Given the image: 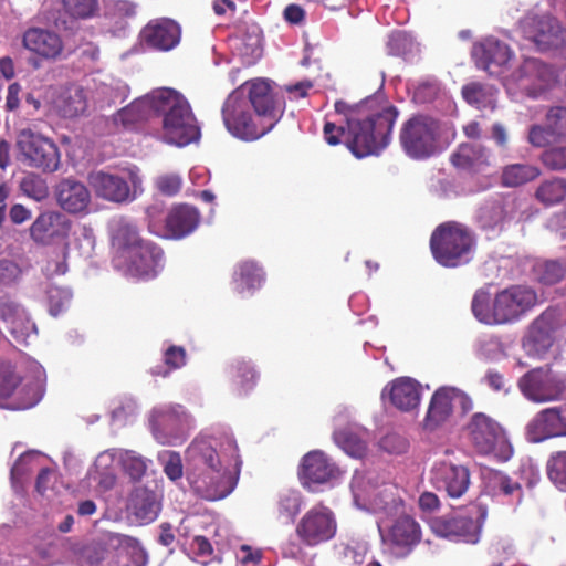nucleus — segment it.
I'll list each match as a JSON object with an SVG mask.
<instances>
[{
  "label": "nucleus",
  "instance_id": "obj_22",
  "mask_svg": "<svg viewBox=\"0 0 566 566\" xmlns=\"http://www.w3.org/2000/svg\"><path fill=\"white\" fill-rule=\"evenodd\" d=\"M497 312L488 319L511 323L518 319L537 303V294L531 287L515 285L496 294Z\"/></svg>",
  "mask_w": 566,
  "mask_h": 566
},
{
  "label": "nucleus",
  "instance_id": "obj_31",
  "mask_svg": "<svg viewBox=\"0 0 566 566\" xmlns=\"http://www.w3.org/2000/svg\"><path fill=\"white\" fill-rule=\"evenodd\" d=\"M555 315L552 312L543 313L531 325L523 340V348L528 356L543 358L555 342Z\"/></svg>",
  "mask_w": 566,
  "mask_h": 566
},
{
  "label": "nucleus",
  "instance_id": "obj_5",
  "mask_svg": "<svg viewBox=\"0 0 566 566\" xmlns=\"http://www.w3.org/2000/svg\"><path fill=\"white\" fill-rule=\"evenodd\" d=\"M354 505L377 515L385 522L398 516L403 509L401 490L391 482L380 481L373 473L355 472L350 482Z\"/></svg>",
  "mask_w": 566,
  "mask_h": 566
},
{
  "label": "nucleus",
  "instance_id": "obj_48",
  "mask_svg": "<svg viewBox=\"0 0 566 566\" xmlns=\"http://www.w3.org/2000/svg\"><path fill=\"white\" fill-rule=\"evenodd\" d=\"M387 50L390 55L412 59L419 53V44L405 31L392 32L387 41Z\"/></svg>",
  "mask_w": 566,
  "mask_h": 566
},
{
  "label": "nucleus",
  "instance_id": "obj_43",
  "mask_svg": "<svg viewBox=\"0 0 566 566\" xmlns=\"http://www.w3.org/2000/svg\"><path fill=\"white\" fill-rule=\"evenodd\" d=\"M264 282V273L253 261L240 263L233 274L234 289L240 294L253 293Z\"/></svg>",
  "mask_w": 566,
  "mask_h": 566
},
{
  "label": "nucleus",
  "instance_id": "obj_45",
  "mask_svg": "<svg viewBox=\"0 0 566 566\" xmlns=\"http://www.w3.org/2000/svg\"><path fill=\"white\" fill-rule=\"evenodd\" d=\"M92 82L93 85L88 84L87 88L91 91L93 98L101 104L114 103L124 95L125 86L112 77H94Z\"/></svg>",
  "mask_w": 566,
  "mask_h": 566
},
{
  "label": "nucleus",
  "instance_id": "obj_63",
  "mask_svg": "<svg viewBox=\"0 0 566 566\" xmlns=\"http://www.w3.org/2000/svg\"><path fill=\"white\" fill-rule=\"evenodd\" d=\"M55 481L56 475L52 470L41 469L35 484L38 493L48 500H52L56 493L54 486Z\"/></svg>",
  "mask_w": 566,
  "mask_h": 566
},
{
  "label": "nucleus",
  "instance_id": "obj_36",
  "mask_svg": "<svg viewBox=\"0 0 566 566\" xmlns=\"http://www.w3.org/2000/svg\"><path fill=\"white\" fill-rule=\"evenodd\" d=\"M108 547L114 551L108 566H146L147 564L145 551L134 537L109 533Z\"/></svg>",
  "mask_w": 566,
  "mask_h": 566
},
{
  "label": "nucleus",
  "instance_id": "obj_25",
  "mask_svg": "<svg viewBox=\"0 0 566 566\" xmlns=\"http://www.w3.org/2000/svg\"><path fill=\"white\" fill-rule=\"evenodd\" d=\"M244 90V99L273 126L279 122L282 109L273 93L272 82L266 78H254L240 85Z\"/></svg>",
  "mask_w": 566,
  "mask_h": 566
},
{
  "label": "nucleus",
  "instance_id": "obj_19",
  "mask_svg": "<svg viewBox=\"0 0 566 566\" xmlns=\"http://www.w3.org/2000/svg\"><path fill=\"white\" fill-rule=\"evenodd\" d=\"M520 30L541 51L566 44V29L549 14L525 17L520 22Z\"/></svg>",
  "mask_w": 566,
  "mask_h": 566
},
{
  "label": "nucleus",
  "instance_id": "obj_37",
  "mask_svg": "<svg viewBox=\"0 0 566 566\" xmlns=\"http://www.w3.org/2000/svg\"><path fill=\"white\" fill-rule=\"evenodd\" d=\"M381 396L397 409L411 411L420 405L421 385L410 377H399L384 388Z\"/></svg>",
  "mask_w": 566,
  "mask_h": 566
},
{
  "label": "nucleus",
  "instance_id": "obj_24",
  "mask_svg": "<svg viewBox=\"0 0 566 566\" xmlns=\"http://www.w3.org/2000/svg\"><path fill=\"white\" fill-rule=\"evenodd\" d=\"M472 57L476 66L489 75L503 76L513 52L504 42L489 36L473 45Z\"/></svg>",
  "mask_w": 566,
  "mask_h": 566
},
{
  "label": "nucleus",
  "instance_id": "obj_30",
  "mask_svg": "<svg viewBox=\"0 0 566 566\" xmlns=\"http://www.w3.org/2000/svg\"><path fill=\"white\" fill-rule=\"evenodd\" d=\"M517 201L514 197H496L486 200L478 211L480 226L491 232H500L514 218Z\"/></svg>",
  "mask_w": 566,
  "mask_h": 566
},
{
  "label": "nucleus",
  "instance_id": "obj_9",
  "mask_svg": "<svg viewBox=\"0 0 566 566\" xmlns=\"http://www.w3.org/2000/svg\"><path fill=\"white\" fill-rule=\"evenodd\" d=\"M430 248L439 264L454 268L468 263L472 259L474 240L465 227L449 222L433 231Z\"/></svg>",
  "mask_w": 566,
  "mask_h": 566
},
{
  "label": "nucleus",
  "instance_id": "obj_13",
  "mask_svg": "<svg viewBox=\"0 0 566 566\" xmlns=\"http://www.w3.org/2000/svg\"><path fill=\"white\" fill-rule=\"evenodd\" d=\"M468 434L484 454H492L501 461H507L513 454V447L505 431L494 419L485 413H474L467 424Z\"/></svg>",
  "mask_w": 566,
  "mask_h": 566
},
{
  "label": "nucleus",
  "instance_id": "obj_21",
  "mask_svg": "<svg viewBox=\"0 0 566 566\" xmlns=\"http://www.w3.org/2000/svg\"><path fill=\"white\" fill-rule=\"evenodd\" d=\"M165 258L163 250L156 244L143 241L126 256L118 266L126 274L138 279H153L164 268Z\"/></svg>",
  "mask_w": 566,
  "mask_h": 566
},
{
  "label": "nucleus",
  "instance_id": "obj_58",
  "mask_svg": "<svg viewBox=\"0 0 566 566\" xmlns=\"http://www.w3.org/2000/svg\"><path fill=\"white\" fill-rule=\"evenodd\" d=\"M41 454L35 451L25 452L13 464L11 469V479L15 484L25 474L30 473L38 467Z\"/></svg>",
  "mask_w": 566,
  "mask_h": 566
},
{
  "label": "nucleus",
  "instance_id": "obj_39",
  "mask_svg": "<svg viewBox=\"0 0 566 566\" xmlns=\"http://www.w3.org/2000/svg\"><path fill=\"white\" fill-rule=\"evenodd\" d=\"M345 418L346 416L342 415L335 418L334 441L350 457L360 458L366 451L369 433L356 423H348L344 429L338 428Z\"/></svg>",
  "mask_w": 566,
  "mask_h": 566
},
{
  "label": "nucleus",
  "instance_id": "obj_23",
  "mask_svg": "<svg viewBox=\"0 0 566 566\" xmlns=\"http://www.w3.org/2000/svg\"><path fill=\"white\" fill-rule=\"evenodd\" d=\"M72 230L71 220L62 212L46 210L41 212L32 222L30 238L41 245H52L64 242Z\"/></svg>",
  "mask_w": 566,
  "mask_h": 566
},
{
  "label": "nucleus",
  "instance_id": "obj_6",
  "mask_svg": "<svg viewBox=\"0 0 566 566\" xmlns=\"http://www.w3.org/2000/svg\"><path fill=\"white\" fill-rule=\"evenodd\" d=\"M87 180L98 198L114 203L133 202L144 192V177L135 165L117 171L94 170Z\"/></svg>",
  "mask_w": 566,
  "mask_h": 566
},
{
  "label": "nucleus",
  "instance_id": "obj_29",
  "mask_svg": "<svg viewBox=\"0 0 566 566\" xmlns=\"http://www.w3.org/2000/svg\"><path fill=\"white\" fill-rule=\"evenodd\" d=\"M22 46L44 61L64 59V44L56 32L44 28H29L22 34Z\"/></svg>",
  "mask_w": 566,
  "mask_h": 566
},
{
  "label": "nucleus",
  "instance_id": "obj_3",
  "mask_svg": "<svg viewBox=\"0 0 566 566\" xmlns=\"http://www.w3.org/2000/svg\"><path fill=\"white\" fill-rule=\"evenodd\" d=\"M371 101L350 107L344 102L335 103V111L345 116L346 129L343 125L326 122L324 138L329 145H338L340 136L347 133V146L357 158L378 155L389 142L397 112L391 106L373 109Z\"/></svg>",
  "mask_w": 566,
  "mask_h": 566
},
{
  "label": "nucleus",
  "instance_id": "obj_44",
  "mask_svg": "<svg viewBox=\"0 0 566 566\" xmlns=\"http://www.w3.org/2000/svg\"><path fill=\"white\" fill-rule=\"evenodd\" d=\"M497 91L489 84L472 82L462 87V96L465 102L478 109H494Z\"/></svg>",
  "mask_w": 566,
  "mask_h": 566
},
{
  "label": "nucleus",
  "instance_id": "obj_10",
  "mask_svg": "<svg viewBox=\"0 0 566 566\" xmlns=\"http://www.w3.org/2000/svg\"><path fill=\"white\" fill-rule=\"evenodd\" d=\"M502 82L512 96L525 94L537 98L557 85L558 75L553 66L537 59H526L518 69L503 76Z\"/></svg>",
  "mask_w": 566,
  "mask_h": 566
},
{
  "label": "nucleus",
  "instance_id": "obj_51",
  "mask_svg": "<svg viewBox=\"0 0 566 566\" xmlns=\"http://www.w3.org/2000/svg\"><path fill=\"white\" fill-rule=\"evenodd\" d=\"M566 196V181L562 178H554L544 181L536 191V197L546 206L560 202Z\"/></svg>",
  "mask_w": 566,
  "mask_h": 566
},
{
  "label": "nucleus",
  "instance_id": "obj_49",
  "mask_svg": "<svg viewBox=\"0 0 566 566\" xmlns=\"http://www.w3.org/2000/svg\"><path fill=\"white\" fill-rule=\"evenodd\" d=\"M539 169L533 165L514 164L503 170V184L509 187H517L535 179Z\"/></svg>",
  "mask_w": 566,
  "mask_h": 566
},
{
  "label": "nucleus",
  "instance_id": "obj_4",
  "mask_svg": "<svg viewBox=\"0 0 566 566\" xmlns=\"http://www.w3.org/2000/svg\"><path fill=\"white\" fill-rule=\"evenodd\" d=\"M45 370L28 359L19 367L0 363V407L23 410L34 407L43 397Z\"/></svg>",
  "mask_w": 566,
  "mask_h": 566
},
{
  "label": "nucleus",
  "instance_id": "obj_35",
  "mask_svg": "<svg viewBox=\"0 0 566 566\" xmlns=\"http://www.w3.org/2000/svg\"><path fill=\"white\" fill-rule=\"evenodd\" d=\"M484 491L492 499L516 506L522 502L523 489L520 482L501 471L488 470L483 473Z\"/></svg>",
  "mask_w": 566,
  "mask_h": 566
},
{
  "label": "nucleus",
  "instance_id": "obj_53",
  "mask_svg": "<svg viewBox=\"0 0 566 566\" xmlns=\"http://www.w3.org/2000/svg\"><path fill=\"white\" fill-rule=\"evenodd\" d=\"M157 460L169 480L175 482L182 478V460L177 451L163 450L158 452Z\"/></svg>",
  "mask_w": 566,
  "mask_h": 566
},
{
  "label": "nucleus",
  "instance_id": "obj_34",
  "mask_svg": "<svg viewBox=\"0 0 566 566\" xmlns=\"http://www.w3.org/2000/svg\"><path fill=\"white\" fill-rule=\"evenodd\" d=\"M181 29L179 24L168 18L150 20L142 30L143 40L153 49L170 51L180 41Z\"/></svg>",
  "mask_w": 566,
  "mask_h": 566
},
{
  "label": "nucleus",
  "instance_id": "obj_14",
  "mask_svg": "<svg viewBox=\"0 0 566 566\" xmlns=\"http://www.w3.org/2000/svg\"><path fill=\"white\" fill-rule=\"evenodd\" d=\"M439 122L432 117L418 115L408 119L400 132V144L405 153L413 159L432 156L438 148Z\"/></svg>",
  "mask_w": 566,
  "mask_h": 566
},
{
  "label": "nucleus",
  "instance_id": "obj_7",
  "mask_svg": "<svg viewBox=\"0 0 566 566\" xmlns=\"http://www.w3.org/2000/svg\"><path fill=\"white\" fill-rule=\"evenodd\" d=\"M115 461L135 480L140 479L148 467V460L133 450L108 449L96 457L94 464L88 470L87 485L97 492L111 490L116 482Z\"/></svg>",
  "mask_w": 566,
  "mask_h": 566
},
{
  "label": "nucleus",
  "instance_id": "obj_40",
  "mask_svg": "<svg viewBox=\"0 0 566 566\" xmlns=\"http://www.w3.org/2000/svg\"><path fill=\"white\" fill-rule=\"evenodd\" d=\"M56 200L62 209L77 213L87 208L91 195L82 182L64 179L56 186Z\"/></svg>",
  "mask_w": 566,
  "mask_h": 566
},
{
  "label": "nucleus",
  "instance_id": "obj_33",
  "mask_svg": "<svg viewBox=\"0 0 566 566\" xmlns=\"http://www.w3.org/2000/svg\"><path fill=\"white\" fill-rule=\"evenodd\" d=\"M338 473L337 467L324 452L314 450L304 455L300 469V479L305 488L312 489L314 484H323L336 479Z\"/></svg>",
  "mask_w": 566,
  "mask_h": 566
},
{
  "label": "nucleus",
  "instance_id": "obj_56",
  "mask_svg": "<svg viewBox=\"0 0 566 566\" xmlns=\"http://www.w3.org/2000/svg\"><path fill=\"white\" fill-rule=\"evenodd\" d=\"M545 122L549 126L555 140L558 143L566 140V107H551L545 115Z\"/></svg>",
  "mask_w": 566,
  "mask_h": 566
},
{
  "label": "nucleus",
  "instance_id": "obj_11",
  "mask_svg": "<svg viewBox=\"0 0 566 566\" xmlns=\"http://www.w3.org/2000/svg\"><path fill=\"white\" fill-rule=\"evenodd\" d=\"M149 428L163 446L180 444L193 427V418L181 405H161L149 413Z\"/></svg>",
  "mask_w": 566,
  "mask_h": 566
},
{
  "label": "nucleus",
  "instance_id": "obj_41",
  "mask_svg": "<svg viewBox=\"0 0 566 566\" xmlns=\"http://www.w3.org/2000/svg\"><path fill=\"white\" fill-rule=\"evenodd\" d=\"M451 160L459 169L480 172L490 165V151L479 144L464 143L452 154Z\"/></svg>",
  "mask_w": 566,
  "mask_h": 566
},
{
  "label": "nucleus",
  "instance_id": "obj_2",
  "mask_svg": "<svg viewBox=\"0 0 566 566\" xmlns=\"http://www.w3.org/2000/svg\"><path fill=\"white\" fill-rule=\"evenodd\" d=\"M154 115L161 116L158 137L165 143L184 147L199 140L200 128L188 101L168 87L156 88L135 99L115 115V122L130 127Z\"/></svg>",
  "mask_w": 566,
  "mask_h": 566
},
{
  "label": "nucleus",
  "instance_id": "obj_62",
  "mask_svg": "<svg viewBox=\"0 0 566 566\" xmlns=\"http://www.w3.org/2000/svg\"><path fill=\"white\" fill-rule=\"evenodd\" d=\"M182 185L180 175L171 172L159 175L155 179V186L159 192L165 196H175L179 192Z\"/></svg>",
  "mask_w": 566,
  "mask_h": 566
},
{
  "label": "nucleus",
  "instance_id": "obj_38",
  "mask_svg": "<svg viewBox=\"0 0 566 566\" xmlns=\"http://www.w3.org/2000/svg\"><path fill=\"white\" fill-rule=\"evenodd\" d=\"M0 316L6 323L13 339L27 345L36 335V326L23 307L14 303H6L0 307Z\"/></svg>",
  "mask_w": 566,
  "mask_h": 566
},
{
  "label": "nucleus",
  "instance_id": "obj_55",
  "mask_svg": "<svg viewBox=\"0 0 566 566\" xmlns=\"http://www.w3.org/2000/svg\"><path fill=\"white\" fill-rule=\"evenodd\" d=\"M46 298L50 314L56 316L70 305L72 292L66 287L50 285Z\"/></svg>",
  "mask_w": 566,
  "mask_h": 566
},
{
  "label": "nucleus",
  "instance_id": "obj_8",
  "mask_svg": "<svg viewBox=\"0 0 566 566\" xmlns=\"http://www.w3.org/2000/svg\"><path fill=\"white\" fill-rule=\"evenodd\" d=\"M223 123L231 135L242 140H256L274 126L250 107L244 99V90H234L222 107Z\"/></svg>",
  "mask_w": 566,
  "mask_h": 566
},
{
  "label": "nucleus",
  "instance_id": "obj_60",
  "mask_svg": "<svg viewBox=\"0 0 566 566\" xmlns=\"http://www.w3.org/2000/svg\"><path fill=\"white\" fill-rule=\"evenodd\" d=\"M65 12L76 19L91 18L97 11L95 0H63Z\"/></svg>",
  "mask_w": 566,
  "mask_h": 566
},
{
  "label": "nucleus",
  "instance_id": "obj_47",
  "mask_svg": "<svg viewBox=\"0 0 566 566\" xmlns=\"http://www.w3.org/2000/svg\"><path fill=\"white\" fill-rule=\"evenodd\" d=\"M496 307V296L492 298L491 294L483 290H479L474 294L472 300V312L479 322L488 325L504 324V321L488 319L489 315H495L497 312Z\"/></svg>",
  "mask_w": 566,
  "mask_h": 566
},
{
  "label": "nucleus",
  "instance_id": "obj_57",
  "mask_svg": "<svg viewBox=\"0 0 566 566\" xmlns=\"http://www.w3.org/2000/svg\"><path fill=\"white\" fill-rule=\"evenodd\" d=\"M87 108V98L82 87H74L69 91L62 107L65 117H74L84 113Z\"/></svg>",
  "mask_w": 566,
  "mask_h": 566
},
{
  "label": "nucleus",
  "instance_id": "obj_12",
  "mask_svg": "<svg viewBox=\"0 0 566 566\" xmlns=\"http://www.w3.org/2000/svg\"><path fill=\"white\" fill-rule=\"evenodd\" d=\"M17 148L20 161L30 168L54 172L60 167L61 155L55 143L31 128L18 133Z\"/></svg>",
  "mask_w": 566,
  "mask_h": 566
},
{
  "label": "nucleus",
  "instance_id": "obj_42",
  "mask_svg": "<svg viewBox=\"0 0 566 566\" xmlns=\"http://www.w3.org/2000/svg\"><path fill=\"white\" fill-rule=\"evenodd\" d=\"M128 510L139 523L148 524L157 518L160 506L154 492L136 489L130 496Z\"/></svg>",
  "mask_w": 566,
  "mask_h": 566
},
{
  "label": "nucleus",
  "instance_id": "obj_18",
  "mask_svg": "<svg viewBox=\"0 0 566 566\" xmlns=\"http://www.w3.org/2000/svg\"><path fill=\"white\" fill-rule=\"evenodd\" d=\"M337 531L333 511L322 504L311 507L298 521L295 533L306 546H316L332 539Z\"/></svg>",
  "mask_w": 566,
  "mask_h": 566
},
{
  "label": "nucleus",
  "instance_id": "obj_20",
  "mask_svg": "<svg viewBox=\"0 0 566 566\" xmlns=\"http://www.w3.org/2000/svg\"><path fill=\"white\" fill-rule=\"evenodd\" d=\"M484 512H480L474 520L465 516H440L431 521L432 532L442 538L452 542L476 544L480 541Z\"/></svg>",
  "mask_w": 566,
  "mask_h": 566
},
{
  "label": "nucleus",
  "instance_id": "obj_28",
  "mask_svg": "<svg viewBox=\"0 0 566 566\" xmlns=\"http://www.w3.org/2000/svg\"><path fill=\"white\" fill-rule=\"evenodd\" d=\"M560 436H566V410L562 408L541 410L525 426V438L532 443Z\"/></svg>",
  "mask_w": 566,
  "mask_h": 566
},
{
  "label": "nucleus",
  "instance_id": "obj_46",
  "mask_svg": "<svg viewBox=\"0 0 566 566\" xmlns=\"http://www.w3.org/2000/svg\"><path fill=\"white\" fill-rule=\"evenodd\" d=\"M302 506L303 499L301 493L295 490H285L277 497V517L285 523H293Z\"/></svg>",
  "mask_w": 566,
  "mask_h": 566
},
{
  "label": "nucleus",
  "instance_id": "obj_61",
  "mask_svg": "<svg viewBox=\"0 0 566 566\" xmlns=\"http://www.w3.org/2000/svg\"><path fill=\"white\" fill-rule=\"evenodd\" d=\"M235 382L247 392L255 385L256 374L247 361L238 360L234 365Z\"/></svg>",
  "mask_w": 566,
  "mask_h": 566
},
{
  "label": "nucleus",
  "instance_id": "obj_64",
  "mask_svg": "<svg viewBox=\"0 0 566 566\" xmlns=\"http://www.w3.org/2000/svg\"><path fill=\"white\" fill-rule=\"evenodd\" d=\"M543 164L553 170L566 169V146L553 147L542 155Z\"/></svg>",
  "mask_w": 566,
  "mask_h": 566
},
{
  "label": "nucleus",
  "instance_id": "obj_17",
  "mask_svg": "<svg viewBox=\"0 0 566 566\" xmlns=\"http://www.w3.org/2000/svg\"><path fill=\"white\" fill-rule=\"evenodd\" d=\"M517 387L527 400L544 403L560 398L566 379L548 368H534L518 379Z\"/></svg>",
  "mask_w": 566,
  "mask_h": 566
},
{
  "label": "nucleus",
  "instance_id": "obj_50",
  "mask_svg": "<svg viewBox=\"0 0 566 566\" xmlns=\"http://www.w3.org/2000/svg\"><path fill=\"white\" fill-rule=\"evenodd\" d=\"M114 555L113 548L108 547V534L101 542L87 545L83 549V560L87 566H108V560Z\"/></svg>",
  "mask_w": 566,
  "mask_h": 566
},
{
  "label": "nucleus",
  "instance_id": "obj_26",
  "mask_svg": "<svg viewBox=\"0 0 566 566\" xmlns=\"http://www.w3.org/2000/svg\"><path fill=\"white\" fill-rule=\"evenodd\" d=\"M382 518L377 520V527L385 544L409 553L421 541V527L409 515H399L391 525Z\"/></svg>",
  "mask_w": 566,
  "mask_h": 566
},
{
  "label": "nucleus",
  "instance_id": "obj_59",
  "mask_svg": "<svg viewBox=\"0 0 566 566\" xmlns=\"http://www.w3.org/2000/svg\"><path fill=\"white\" fill-rule=\"evenodd\" d=\"M551 132L546 123L545 125L533 124L528 127L526 139L533 147L544 148L554 143H558Z\"/></svg>",
  "mask_w": 566,
  "mask_h": 566
},
{
  "label": "nucleus",
  "instance_id": "obj_27",
  "mask_svg": "<svg viewBox=\"0 0 566 566\" xmlns=\"http://www.w3.org/2000/svg\"><path fill=\"white\" fill-rule=\"evenodd\" d=\"M431 482L450 497H461L470 486L469 469L451 461H439L431 469Z\"/></svg>",
  "mask_w": 566,
  "mask_h": 566
},
{
  "label": "nucleus",
  "instance_id": "obj_15",
  "mask_svg": "<svg viewBox=\"0 0 566 566\" xmlns=\"http://www.w3.org/2000/svg\"><path fill=\"white\" fill-rule=\"evenodd\" d=\"M150 232L169 239H181L190 234L198 226V211L187 205L175 207L166 217V224L160 226L163 207L154 205L146 210Z\"/></svg>",
  "mask_w": 566,
  "mask_h": 566
},
{
  "label": "nucleus",
  "instance_id": "obj_52",
  "mask_svg": "<svg viewBox=\"0 0 566 566\" xmlns=\"http://www.w3.org/2000/svg\"><path fill=\"white\" fill-rule=\"evenodd\" d=\"M547 474L554 485L566 492V451H558L547 461Z\"/></svg>",
  "mask_w": 566,
  "mask_h": 566
},
{
  "label": "nucleus",
  "instance_id": "obj_32",
  "mask_svg": "<svg viewBox=\"0 0 566 566\" xmlns=\"http://www.w3.org/2000/svg\"><path fill=\"white\" fill-rule=\"evenodd\" d=\"M112 245L116 251L114 263L116 266L132 253L144 240L139 238L136 224L127 217H114L108 223Z\"/></svg>",
  "mask_w": 566,
  "mask_h": 566
},
{
  "label": "nucleus",
  "instance_id": "obj_16",
  "mask_svg": "<svg viewBox=\"0 0 566 566\" xmlns=\"http://www.w3.org/2000/svg\"><path fill=\"white\" fill-rule=\"evenodd\" d=\"M455 407H460L462 413H467L473 409V401L457 387L443 386L438 388L430 399L423 419L424 429L433 431L446 424Z\"/></svg>",
  "mask_w": 566,
  "mask_h": 566
},
{
  "label": "nucleus",
  "instance_id": "obj_54",
  "mask_svg": "<svg viewBox=\"0 0 566 566\" xmlns=\"http://www.w3.org/2000/svg\"><path fill=\"white\" fill-rule=\"evenodd\" d=\"M20 190L23 195L35 201H42L49 195L45 180L35 174H28L21 179Z\"/></svg>",
  "mask_w": 566,
  "mask_h": 566
},
{
  "label": "nucleus",
  "instance_id": "obj_1",
  "mask_svg": "<svg viewBox=\"0 0 566 566\" xmlns=\"http://www.w3.org/2000/svg\"><path fill=\"white\" fill-rule=\"evenodd\" d=\"M242 459L230 429L197 437L186 450V478L199 496L208 501L227 497L237 486Z\"/></svg>",
  "mask_w": 566,
  "mask_h": 566
}]
</instances>
